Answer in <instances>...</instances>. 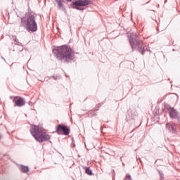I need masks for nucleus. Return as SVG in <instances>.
I'll return each instance as SVG.
<instances>
[{
    "instance_id": "1",
    "label": "nucleus",
    "mask_w": 180,
    "mask_h": 180,
    "mask_svg": "<svg viewBox=\"0 0 180 180\" xmlns=\"http://www.w3.org/2000/svg\"><path fill=\"white\" fill-rule=\"evenodd\" d=\"M53 53L56 54L57 58L66 62H70L74 59L73 50L68 46L58 47L57 49L53 50Z\"/></svg>"
},
{
    "instance_id": "2",
    "label": "nucleus",
    "mask_w": 180,
    "mask_h": 180,
    "mask_svg": "<svg viewBox=\"0 0 180 180\" xmlns=\"http://www.w3.org/2000/svg\"><path fill=\"white\" fill-rule=\"evenodd\" d=\"M30 131L31 135L38 142L41 143L51 139L50 135L45 133L44 129L39 126H32Z\"/></svg>"
},
{
    "instance_id": "3",
    "label": "nucleus",
    "mask_w": 180,
    "mask_h": 180,
    "mask_svg": "<svg viewBox=\"0 0 180 180\" xmlns=\"http://www.w3.org/2000/svg\"><path fill=\"white\" fill-rule=\"evenodd\" d=\"M22 24L28 32H34L37 30L34 15L32 14H27L26 18L22 19Z\"/></svg>"
},
{
    "instance_id": "4",
    "label": "nucleus",
    "mask_w": 180,
    "mask_h": 180,
    "mask_svg": "<svg viewBox=\"0 0 180 180\" xmlns=\"http://www.w3.org/2000/svg\"><path fill=\"white\" fill-rule=\"evenodd\" d=\"M136 36L134 35V34H132V35L131 36V38H130L131 47H132V49H134L139 50L141 52H143L147 50V49L145 46H143V42L141 41L134 40V39H136Z\"/></svg>"
},
{
    "instance_id": "5",
    "label": "nucleus",
    "mask_w": 180,
    "mask_h": 180,
    "mask_svg": "<svg viewBox=\"0 0 180 180\" xmlns=\"http://www.w3.org/2000/svg\"><path fill=\"white\" fill-rule=\"evenodd\" d=\"M89 4V1L84 0V1H76V2L72 3V8L77 9V10H82L80 7L82 6H86Z\"/></svg>"
},
{
    "instance_id": "6",
    "label": "nucleus",
    "mask_w": 180,
    "mask_h": 180,
    "mask_svg": "<svg viewBox=\"0 0 180 180\" xmlns=\"http://www.w3.org/2000/svg\"><path fill=\"white\" fill-rule=\"evenodd\" d=\"M57 133H58L59 134H64V135H69V129L67 128V127L65 126H63L59 124L57 127Z\"/></svg>"
},
{
    "instance_id": "7",
    "label": "nucleus",
    "mask_w": 180,
    "mask_h": 180,
    "mask_svg": "<svg viewBox=\"0 0 180 180\" xmlns=\"http://www.w3.org/2000/svg\"><path fill=\"white\" fill-rule=\"evenodd\" d=\"M169 112L172 118H176L177 117V112L173 108H169Z\"/></svg>"
},
{
    "instance_id": "8",
    "label": "nucleus",
    "mask_w": 180,
    "mask_h": 180,
    "mask_svg": "<svg viewBox=\"0 0 180 180\" xmlns=\"http://www.w3.org/2000/svg\"><path fill=\"white\" fill-rule=\"evenodd\" d=\"M15 103L16 106L22 107L25 105V101H24V100H22V98H20L15 101Z\"/></svg>"
},
{
    "instance_id": "9",
    "label": "nucleus",
    "mask_w": 180,
    "mask_h": 180,
    "mask_svg": "<svg viewBox=\"0 0 180 180\" xmlns=\"http://www.w3.org/2000/svg\"><path fill=\"white\" fill-rule=\"evenodd\" d=\"M167 129H169V131H175V124H174L173 123H167Z\"/></svg>"
},
{
    "instance_id": "10",
    "label": "nucleus",
    "mask_w": 180,
    "mask_h": 180,
    "mask_svg": "<svg viewBox=\"0 0 180 180\" xmlns=\"http://www.w3.org/2000/svg\"><path fill=\"white\" fill-rule=\"evenodd\" d=\"M20 169L22 171V173H27L29 172L28 167L24 165H20Z\"/></svg>"
},
{
    "instance_id": "11",
    "label": "nucleus",
    "mask_w": 180,
    "mask_h": 180,
    "mask_svg": "<svg viewBox=\"0 0 180 180\" xmlns=\"http://www.w3.org/2000/svg\"><path fill=\"white\" fill-rule=\"evenodd\" d=\"M85 172L89 174V176L92 175L93 173L91 172V169H89V167H86V169H85Z\"/></svg>"
},
{
    "instance_id": "12",
    "label": "nucleus",
    "mask_w": 180,
    "mask_h": 180,
    "mask_svg": "<svg viewBox=\"0 0 180 180\" xmlns=\"http://www.w3.org/2000/svg\"><path fill=\"white\" fill-rule=\"evenodd\" d=\"M57 4H58V6L59 8H62L63 7V3H61V0H55Z\"/></svg>"
},
{
    "instance_id": "13",
    "label": "nucleus",
    "mask_w": 180,
    "mask_h": 180,
    "mask_svg": "<svg viewBox=\"0 0 180 180\" xmlns=\"http://www.w3.org/2000/svg\"><path fill=\"white\" fill-rule=\"evenodd\" d=\"M124 180H132L131 176H130L129 174H127L126 179H124Z\"/></svg>"
},
{
    "instance_id": "14",
    "label": "nucleus",
    "mask_w": 180,
    "mask_h": 180,
    "mask_svg": "<svg viewBox=\"0 0 180 180\" xmlns=\"http://www.w3.org/2000/svg\"><path fill=\"white\" fill-rule=\"evenodd\" d=\"M67 2H71L72 0H66Z\"/></svg>"
},
{
    "instance_id": "15",
    "label": "nucleus",
    "mask_w": 180,
    "mask_h": 180,
    "mask_svg": "<svg viewBox=\"0 0 180 180\" xmlns=\"http://www.w3.org/2000/svg\"><path fill=\"white\" fill-rule=\"evenodd\" d=\"M0 139H1V135H0Z\"/></svg>"
}]
</instances>
